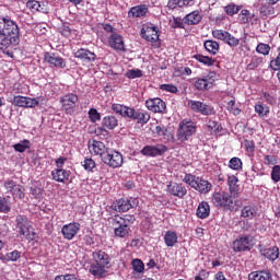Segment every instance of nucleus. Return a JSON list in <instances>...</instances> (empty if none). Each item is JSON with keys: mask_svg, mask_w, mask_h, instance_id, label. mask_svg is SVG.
<instances>
[{"mask_svg": "<svg viewBox=\"0 0 280 280\" xmlns=\"http://www.w3.org/2000/svg\"><path fill=\"white\" fill-rule=\"evenodd\" d=\"M70 176L71 171H67L63 168H55L51 171L52 180H56V183H65L66 180H69Z\"/></svg>", "mask_w": 280, "mask_h": 280, "instance_id": "393cba45", "label": "nucleus"}, {"mask_svg": "<svg viewBox=\"0 0 280 280\" xmlns=\"http://www.w3.org/2000/svg\"><path fill=\"white\" fill-rule=\"evenodd\" d=\"M244 144L247 152H255V141L245 140Z\"/></svg>", "mask_w": 280, "mask_h": 280, "instance_id": "338daca9", "label": "nucleus"}, {"mask_svg": "<svg viewBox=\"0 0 280 280\" xmlns=\"http://www.w3.org/2000/svg\"><path fill=\"white\" fill-rule=\"evenodd\" d=\"M145 106L152 113H165L167 108V105L161 98H149L145 101Z\"/></svg>", "mask_w": 280, "mask_h": 280, "instance_id": "4be33fe9", "label": "nucleus"}, {"mask_svg": "<svg viewBox=\"0 0 280 280\" xmlns=\"http://www.w3.org/2000/svg\"><path fill=\"white\" fill-rule=\"evenodd\" d=\"M88 115L92 124H96V121L102 120V114H100V112H97L95 108H90V110L88 112Z\"/></svg>", "mask_w": 280, "mask_h": 280, "instance_id": "de8ad7c7", "label": "nucleus"}, {"mask_svg": "<svg viewBox=\"0 0 280 280\" xmlns=\"http://www.w3.org/2000/svg\"><path fill=\"white\" fill-rule=\"evenodd\" d=\"M255 242V237L250 235H241L233 242L234 253H246V250H252Z\"/></svg>", "mask_w": 280, "mask_h": 280, "instance_id": "9b49d317", "label": "nucleus"}, {"mask_svg": "<svg viewBox=\"0 0 280 280\" xmlns=\"http://www.w3.org/2000/svg\"><path fill=\"white\" fill-rule=\"evenodd\" d=\"M19 259H21V252L16 249L5 255L7 261H19Z\"/></svg>", "mask_w": 280, "mask_h": 280, "instance_id": "5fc2aeb1", "label": "nucleus"}, {"mask_svg": "<svg viewBox=\"0 0 280 280\" xmlns=\"http://www.w3.org/2000/svg\"><path fill=\"white\" fill-rule=\"evenodd\" d=\"M164 244H166L168 248L176 246V244H178V234L174 231H167L164 235Z\"/></svg>", "mask_w": 280, "mask_h": 280, "instance_id": "72a5a7b5", "label": "nucleus"}, {"mask_svg": "<svg viewBox=\"0 0 280 280\" xmlns=\"http://www.w3.org/2000/svg\"><path fill=\"white\" fill-rule=\"evenodd\" d=\"M106 45L115 51H126V44L124 43V36L119 33H113L107 37Z\"/></svg>", "mask_w": 280, "mask_h": 280, "instance_id": "f3484780", "label": "nucleus"}, {"mask_svg": "<svg viewBox=\"0 0 280 280\" xmlns=\"http://www.w3.org/2000/svg\"><path fill=\"white\" fill-rule=\"evenodd\" d=\"M26 8L31 10V12H38V10H40V2L36 0H28L26 2Z\"/></svg>", "mask_w": 280, "mask_h": 280, "instance_id": "864d4df0", "label": "nucleus"}, {"mask_svg": "<svg viewBox=\"0 0 280 280\" xmlns=\"http://www.w3.org/2000/svg\"><path fill=\"white\" fill-rule=\"evenodd\" d=\"M191 71H175L172 74V78H174L175 82H180V80H185V75H189Z\"/></svg>", "mask_w": 280, "mask_h": 280, "instance_id": "4d7b16f0", "label": "nucleus"}, {"mask_svg": "<svg viewBox=\"0 0 280 280\" xmlns=\"http://www.w3.org/2000/svg\"><path fill=\"white\" fill-rule=\"evenodd\" d=\"M101 161L107 165V167L117 170V167H121V165H124V155L116 150L109 149L106 155H103Z\"/></svg>", "mask_w": 280, "mask_h": 280, "instance_id": "6e6552de", "label": "nucleus"}, {"mask_svg": "<svg viewBox=\"0 0 280 280\" xmlns=\"http://www.w3.org/2000/svg\"><path fill=\"white\" fill-rule=\"evenodd\" d=\"M160 89L166 93H178V88L174 84H161Z\"/></svg>", "mask_w": 280, "mask_h": 280, "instance_id": "bf43d9fd", "label": "nucleus"}, {"mask_svg": "<svg viewBox=\"0 0 280 280\" xmlns=\"http://www.w3.org/2000/svg\"><path fill=\"white\" fill-rule=\"evenodd\" d=\"M226 110H229V113H231L232 115H240V113H242V109L237 107V103H235L234 100H231L228 103Z\"/></svg>", "mask_w": 280, "mask_h": 280, "instance_id": "09e8293b", "label": "nucleus"}, {"mask_svg": "<svg viewBox=\"0 0 280 280\" xmlns=\"http://www.w3.org/2000/svg\"><path fill=\"white\" fill-rule=\"evenodd\" d=\"M10 197L0 196V213H10L12 207L10 206Z\"/></svg>", "mask_w": 280, "mask_h": 280, "instance_id": "a19ab883", "label": "nucleus"}, {"mask_svg": "<svg viewBox=\"0 0 280 280\" xmlns=\"http://www.w3.org/2000/svg\"><path fill=\"white\" fill-rule=\"evenodd\" d=\"M145 14H148V7L145 5L132 7L129 11V16H135L136 19H141Z\"/></svg>", "mask_w": 280, "mask_h": 280, "instance_id": "4c0bfd02", "label": "nucleus"}, {"mask_svg": "<svg viewBox=\"0 0 280 280\" xmlns=\"http://www.w3.org/2000/svg\"><path fill=\"white\" fill-rule=\"evenodd\" d=\"M249 280H272V273L268 270L254 271L248 276Z\"/></svg>", "mask_w": 280, "mask_h": 280, "instance_id": "f704fd0d", "label": "nucleus"}, {"mask_svg": "<svg viewBox=\"0 0 280 280\" xmlns=\"http://www.w3.org/2000/svg\"><path fill=\"white\" fill-rule=\"evenodd\" d=\"M129 119H132V121H137V124L145 125L148 121H150V114L148 112L142 109H132L131 117Z\"/></svg>", "mask_w": 280, "mask_h": 280, "instance_id": "b1692460", "label": "nucleus"}, {"mask_svg": "<svg viewBox=\"0 0 280 280\" xmlns=\"http://www.w3.org/2000/svg\"><path fill=\"white\" fill-rule=\"evenodd\" d=\"M135 215L132 214H125V215H119L116 214L113 218L112 224H125V226L130 228L131 224H135Z\"/></svg>", "mask_w": 280, "mask_h": 280, "instance_id": "c85d7f7f", "label": "nucleus"}, {"mask_svg": "<svg viewBox=\"0 0 280 280\" xmlns=\"http://www.w3.org/2000/svg\"><path fill=\"white\" fill-rule=\"evenodd\" d=\"M194 58L195 60L201 62V65H206L207 67H213V65H215V60L211 59V57L195 55Z\"/></svg>", "mask_w": 280, "mask_h": 280, "instance_id": "37998d69", "label": "nucleus"}, {"mask_svg": "<svg viewBox=\"0 0 280 280\" xmlns=\"http://www.w3.org/2000/svg\"><path fill=\"white\" fill-rule=\"evenodd\" d=\"M167 8H170V10H176V8H180V0H168Z\"/></svg>", "mask_w": 280, "mask_h": 280, "instance_id": "774afa93", "label": "nucleus"}, {"mask_svg": "<svg viewBox=\"0 0 280 280\" xmlns=\"http://www.w3.org/2000/svg\"><path fill=\"white\" fill-rule=\"evenodd\" d=\"M102 126L107 130H115L119 126V120L113 115H107L103 117Z\"/></svg>", "mask_w": 280, "mask_h": 280, "instance_id": "c756f323", "label": "nucleus"}, {"mask_svg": "<svg viewBox=\"0 0 280 280\" xmlns=\"http://www.w3.org/2000/svg\"><path fill=\"white\" fill-rule=\"evenodd\" d=\"M240 10H242V5H236L235 3H230L224 7V12L228 14V16H235Z\"/></svg>", "mask_w": 280, "mask_h": 280, "instance_id": "c03bdc74", "label": "nucleus"}, {"mask_svg": "<svg viewBox=\"0 0 280 280\" xmlns=\"http://www.w3.org/2000/svg\"><path fill=\"white\" fill-rule=\"evenodd\" d=\"M260 65H264V59L259 57H254L248 65V69L253 71V69H257V67H260Z\"/></svg>", "mask_w": 280, "mask_h": 280, "instance_id": "052dcab7", "label": "nucleus"}, {"mask_svg": "<svg viewBox=\"0 0 280 280\" xmlns=\"http://www.w3.org/2000/svg\"><path fill=\"white\" fill-rule=\"evenodd\" d=\"M257 54H261L262 56H268L270 54V45L259 43L256 47Z\"/></svg>", "mask_w": 280, "mask_h": 280, "instance_id": "8fccbe9b", "label": "nucleus"}, {"mask_svg": "<svg viewBox=\"0 0 280 280\" xmlns=\"http://www.w3.org/2000/svg\"><path fill=\"white\" fill-rule=\"evenodd\" d=\"M125 75L129 80H135L137 78H143V72L142 71H127Z\"/></svg>", "mask_w": 280, "mask_h": 280, "instance_id": "e2e57ef3", "label": "nucleus"}, {"mask_svg": "<svg viewBox=\"0 0 280 280\" xmlns=\"http://www.w3.org/2000/svg\"><path fill=\"white\" fill-rule=\"evenodd\" d=\"M109 150L110 148H107L104 142L97 140H93V143L90 147V152H93V154L100 156L101 161L104 159V155H106Z\"/></svg>", "mask_w": 280, "mask_h": 280, "instance_id": "5701e85b", "label": "nucleus"}, {"mask_svg": "<svg viewBox=\"0 0 280 280\" xmlns=\"http://www.w3.org/2000/svg\"><path fill=\"white\" fill-rule=\"evenodd\" d=\"M248 19H250V11L243 9L238 15V20L243 25H246L248 23Z\"/></svg>", "mask_w": 280, "mask_h": 280, "instance_id": "6e6d98bb", "label": "nucleus"}, {"mask_svg": "<svg viewBox=\"0 0 280 280\" xmlns=\"http://www.w3.org/2000/svg\"><path fill=\"white\" fill-rule=\"evenodd\" d=\"M113 226H115L114 229V235L116 237H128L130 235V228H128V225L125 224H113Z\"/></svg>", "mask_w": 280, "mask_h": 280, "instance_id": "c9c22d12", "label": "nucleus"}, {"mask_svg": "<svg viewBox=\"0 0 280 280\" xmlns=\"http://www.w3.org/2000/svg\"><path fill=\"white\" fill-rule=\"evenodd\" d=\"M196 215L197 218H199V220H207V218L211 215V206H209V202L207 201L199 202L196 210Z\"/></svg>", "mask_w": 280, "mask_h": 280, "instance_id": "a878e982", "label": "nucleus"}, {"mask_svg": "<svg viewBox=\"0 0 280 280\" xmlns=\"http://www.w3.org/2000/svg\"><path fill=\"white\" fill-rule=\"evenodd\" d=\"M260 253L264 257L270 259V261H276V259H279V247L277 246L262 248L260 249Z\"/></svg>", "mask_w": 280, "mask_h": 280, "instance_id": "2f4dec72", "label": "nucleus"}, {"mask_svg": "<svg viewBox=\"0 0 280 280\" xmlns=\"http://www.w3.org/2000/svg\"><path fill=\"white\" fill-rule=\"evenodd\" d=\"M202 21V15L200 11H192L184 18L186 25H198Z\"/></svg>", "mask_w": 280, "mask_h": 280, "instance_id": "473e14b6", "label": "nucleus"}, {"mask_svg": "<svg viewBox=\"0 0 280 280\" xmlns=\"http://www.w3.org/2000/svg\"><path fill=\"white\" fill-rule=\"evenodd\" d=\"M74 58H79L80 60H88L91 62L92 60H95L96 55L89 49L80 48L79 50L74 51Z\"/></svg>", "mask_w": 280, "mask_h": 280, "instance_id": "7c9ffc66", "label": "nucleus"}, {"mask_svg": "<svg viewBox=\"0 0 280 280\" xmlns=\"http://www.w3.org/2000/svg\"><path fill=\"white\" fill-rule=\"evenodd\" d=\"M11 104H13V106H18L19 108H36V106L40 104V101L39 97L32 98L27 96L18 95L13 97Z\"/></svg>", "mask_w": 280, "mask_h": 280, "instance_id": "ddd939ff", "label": "nucleus"}, {"mask_svg": "<svg viewBox=\"0 0 280 280\" xmlns=\"http://www.w3.org/2000/svg\"><path fill=\"white\" fill-rule=\"evenodd\" d=\"M92 257L94 262L90 266L89 272L97 279L106 277V269L110 268V256L102 249H96L92 253Z\"/></svg>", "mask_w": 280, "mask_h": 280, "instance_id": "f03ea898", "label": "nucleus"}, {"mask_svg": "<svg viewBox=\"0 0 280 280\" xmlns=\"http://www.w3.org/2000/svg\"><path fill=\"white\" fill-rule=\"evenodd\" d=\"M78 100V95L73 93H68L60 97L61 108L65 110L66 115H71V113H73Z\"/></svg>", "mask_w": 280, "mask_h": 280, "instance_id": "2eb2a0df", "label": "nucleus"}, {"mask_svg": "<svg viewBox=\"0 0 280 280\" xmlns=\"http://www.w3.org/2000/svg\"><path fill=\"white\" fill-rule=\"evenodd\" d=\"M213 38H217V40H222L223 43H226L230 45V47H237L240 45V39L231 35V33L222 30H214L212 31Z\"/></svg>", "mask_w": 280, "mask_h": 280, "instance_id": "dca6fc26", "label": "nucleus"}, {"mask_svg": "<svg viewBox=\"0 0 280 280\" xmlns=\"http://www.w3.org/2000/svg\"><path fill=\"white\" fill-rule=\"evenodd\" d=\"M82 166L84 167V170L86 172H93V170H95V161L93 159H89L85 158V160L83 161Z\"/></svg>", "mask_w": 280, "mask_h": 280, "instance_id": "603ef678", "label": "nucleus"}, {"mask_svg": "<svg viewBox=\"0 0 280 280\" xmlns=\"http://www.w3.org/2000/svg\"><path fill=\"white\" fill-rule=\"evenodd\" d=\"M167 152L165 144L145 145L140 153L143 156H163Z\"/></svg>", "mask_w": 280, "mask_h": 280, "instance_id": "aec40b11", "label": "nucleus"}, {"mask_svg": "<svg viewBox=\"0 0 280 280\" xmlns=\"http://www.w3.org/2000/svg\"><path fill=\"white\" fill-rule=\"evenodd\" d=\"M241 218H248L249 220H253V218H257V208L252 206L243 207Z\"/></svg>", "mask_w": 280, "mask_h": 280, "instance_id": "58836bf2", "label": "nucleus"}, {"mask_svg": "<svg viewBox=\"0 0 280 280\" xmlns=\"http://www.w3.org/2000/svg\"><path fill=\"white\" fill-rule=\"evenodd\" d=\"M183 183L189 185V187H191L199 194H209V191H211V189L213 188V185H211L209 180L189 173L184 176Z\"/></svg>", "mask_w": 280, "mask_h": 280, "instance_id": "39448f33", "label": "nucleus"}, {"mask_svg": "<svg viewBox=\"0 0 280 280\" xmlns=\"http://www.w3.org/2000/svg\"><path fill=\"white\" fill-rule=\"evenodd\" d=\"M196 135V125L191 120L184 119L179 122L177 129V141L184 143V141H189V138Z\"/></svg>", "mask_w": 280, "mask_h": 280, "instance_id": "423d86ee", "label": "nucleus"}, {"mask_svg": "<svg viewBox=\"0 0 280 280\" xmlns=\"http://www.w3.org/2000/svg\"><path fill=\"white\" fill-rule=\"evenodd\" d=\"M112 110H114L116 115H120V117L130 119V117L132 116L133 108L115 103L112 105Z\"/></svg>", "mask_w": 280, "mask_h": 280, "instance_id": "bb28decb", "label": "nucleus"}, {"mask_svg": "<svg viewBox=\"0 0 280 280\" xmlns=\"http://www.w3.org/2000/svg\"><path fill=\"white\" fill-rule=\"evenodd\" d=\"M187 106L190 108V110H192V113H199V115H205L206 117L215 114L213 106L205 102L189 100Z\"/></svg>", "mask_w": 280, "mask_h": 280, "instance_id": "9d476101", "label": "nucleus"}, {"mask_svg": "<svg viewBox=\"0 0 280 280\" xmlns=\"http://www.w3.org/2000/svg\"><path fill=\"white\" fill-rule=\"evenodd\" d=\"M44 61H46L51 67H56V69H65V67H67V60L58 56L56 52H45Z\"/></svg>", "mask_w": 280, "mask_h": 280, "instance_id": "6ab92c4d", "label": "nucleus"}, {"mask_svg": "<svg viewBox=\"0 0 280 280\" xmlns=\"http://www.w3.org/2000/svg\"><path fill=\"white\" fill-rule=\"evenodd\" d=\"M131 266L135 270V272H143L145 270V265L143 264V260L139 259V258H135L132 261H131Z\"/></svg>", "mask_w": 280, "mask_h": 280, "instance_id": "a18cd8bd", "label": "nucleus"}, {"mask_svg": "<svg viewBox=\"0 0 280 280\" xmlns=\"http://www.w3.org/2000/svg\"><path fill=\"white\" fill-rule=\"evenodd\" d=\"M211 202L217 209H223L224 211H235V201H233V195L229 191H214L212 194Z\"/></svg>", "mask_w": 280, "mask_h": 280, "instance_id": "20e7f679", "label": "nucleus"}, {"mask_svg": "<svg viewBox=\"0 0 280 280\" xmlns=\"http://www.w3.org/2000/svg\"><path fill=\"white\" fill-rule=\"evenodd\" d=\"M15 229L22 240L28 241V244L38 242V233L32 225V221L26 215L19 214L15 219Z\"/></svg>", "mask_w": 280, "mask_h": 280, "instance_id": "7ed1b4c3", "label": "nucleus"}, {"mask_svg": "<svg viewBox=\"0 0 280 280\" xmlns=\"http://www.w3.org/2000/svg\"><path fill=\"white\" fill-rule=\"evenodd\" d=\"M83 242L86 246H94L95 235L93 233L85 234L83 237Z\"/></svg>", "mask_w": 280, "mask_h": 280, "instance_id": "680f3d73", "label": "nucleus"}, {"mask_svg": "<svg viewBox=\"0 0 280 280\" xmlns=\"http://www.w3.org/2000/svg\"><path fill=\"white\" fill-rule=\"evenodd\" d=\"M10 45H19V25L10 18H0V58Z\"/></svg>", "mask_w": 280, "mask_h": 280, "instance_id": "f257e3e1", "label": "nucleus"}, {"mask_svg": "<svg viewBox=\"0 0 280 280\" xmlns=\"http://www.w3.org/2000/svg\"><path fill=\"white\" fill-rule=\"evenodd\" d=\"M271 180H273V183H279L280 182V165H275L272 167Z\"/></svg>", "mask_w": 280, "mask_h": 280, "instance_id": "13d9d810", "label": "nucleus"}, {"mask_svg": "<svg viewBox=\"0 0 280 280\" xmlns=\"http://www.w3.org/2000/svg\"><path fill=\"white\" fill-rule=\"evenodd\" d=\"M78 233H80V223L78 222L65 224L61 229L63 240L71 241L75 235H78Z\"/></svg>", "mask_w": 280, "mask_h": 280, "instance_id": "412c9836", "label": "nucleus"}, {"mask_svg": "<svg viewBox=\"0 0 280 280\" xmlns=\"http://www.w3.org/2000/svg\"><path fill=\"white\" fill-rule=\"evenodd\" d=\"M265 165H277V156L266 155L264 160Z\"/></svg>", "mask_w": 280, "mask_h": 280, "instance_id": "69168bd1", "label": "nucleus"}, {"mask_svg": "<svg viewBox=\"0 0 280 280\" xmlns=\"http://www.w3.org/2000/svg\"><path fill=\"white\" fill-rule=\"evenodd\" d=\"M206 127L210 135H218V132L222 131V126L220 125V122L211 120L210 118H206Z\"/></svg>", "mask_w": 280, "mask_h": 280, "instance_id": "e433bc0d", "label": "nucleus"}, {"mask_svg": "<svg viewBox=\"0 0 280 280\" xmlns=\"http://www.w3.org/2000/svg\"><path fill=\"white\" fill-rule=\"evenodd\" d=\"M237 183H240V178H237V176L230 175L228 177L229 190L234 198H237V196H240V184Z\"/></svg>", "mask_w": 280, "mask_h": 280, "instance_id": "cd10ccee", "label": "nucleus"}, {"mask_svg": "<svg viewBox=\"0 0 280 280\" xmlns=\"http://www.w3.org/2000/svg\"><path fill=\"white\" fill-rule=\"evenodd\" d=\"M203 47L206 50H208L209 54H212L213 56L220 51V44H218L215 40H206Z\"/></svg>", "mask_w": 280, "mask_h": 280, "instance_id": "ea45409f", "label": "nucleus"}, {"mask_svg": "<svg viewBox=\"0 0 280 280\" xmlns=\"http://www.w3.org/2000/svg\"><path fill=\"white\" fill-rule=\"evenodd\" d=\"M15 152H25L30 148V140H23L20 143L13 145Z\"/></svg>", "mask_w": 280, "mask_h": 280, "instance_id": "3c124183", "label": "nucleus"}, {"mask_svg": "<svg viewBox=\"0 0 280 280\" xmlns=\"http://www.w3.org/2000/svg\"><path fill=\"white\" fill-rule=\"evenodd\" d=\"M166 192L175 198H185L187 196V187L180 183L170 182L166 186Z\"/></svg>", "mask_w": 280, "mask_h": 280, "instance_id": "a211bd4d", "label": "nucleus"}, {"mask_svg": "<svg viewBox=\"0 0 280 280\" xmlns=\"http://www.w3.org/2000/svg\"><path fill=\"white\" fill-rule=\"evenodd\" d=\"M5 194H10L13 200H23L25 198V187L14 179H7L3 183Z\"/></svg>", "mask_w": 280, "mask_h": 280, "instance_id": "0eeeda50", "label": "nucleus"}, {"mask_svg": "<svg viewBox=\"0 0 280 280\" xmlns=\"http://www.w3.org/2000/svg\"><path fill=\"white\" fill-rule=\"evenodd\" d=\"M217 80L218 75L215 74V71H210L207 77L198 79L195 82V88L197 91H209V89L213 88V84H215Z\"/></svg>", "mask_w": 280, "mask_h": 280, "instance_id": "f8f14e48", "label": "nucleus"}, {"mask_svg": "<svg viewBox=\"0 0 280 280\" xmlns=\"http://www.w3.org/2000/svg\"><path fill=\"white\" fill-rule=\"evenodd\" d=\"M135 207H139L138 198H120L113 202L112 209L114 211H118V213H126L130 211V209H135Z\"/></svg>", "mask_w": 280, "mask_h": 280, "instance_id": "1a4fd4ad", "label": "nucleus"}, {"mask_svg": "<svg viewBox=\"0 0 280 280\" xmlns=\"http://www.w3.org/2000/svg\"><path fill=\"white\" fill-rule=\"evenodd\" d=\"M270 67L273 71H280V54L276 59L270 61Z\"/></svg>", "mask_w": 280, "mask_h": 280, "instance_id": "0e129e2a", "label": "nucleus"}, {"mask_svg": "<svg viewBox=\"0 0 280 280\" xmlns=\"http://www.w3.org/2000/svg\"><path fill=\"white\" fill-rule=\"evenodd\" d=\"M242 159L240 158H232L230 161H229V167L230 170H234L236 172H240V170H242Z\"/></svg>", "mask_w": 280, "mask_h": 280, "instance_id": "49530a36", "label": "nucleus"}, {"mask_svg": "<svg viewBox=\"0 0 280 280\" xmlns=\"http://www.w3.org/2000/svg\"><path fill=\"white\" fill-rule=\"evenodd\" d=\"M140 34L148 43H159V27L152 24L142 25Z\"/></svg>", "mask_w": 280, "mask_h": 280, "instance_id": "4468645a", "label": "nucleus"}, {"mask_svg": "<svg viewBox=\"0 0 280 280\" xmlns=\"http://www.w3.org/2000/svg\"><path fill=\"white\" fill-rule=\"evenodd\" d=\"M255 113H257L258 117H268L270 115V107L264 104H256Z\"/></svg>", "mask_w": 280, "mask_h": 280, "instance_id": "79ce46f5", "label": "nucleus"}]
</instances>
